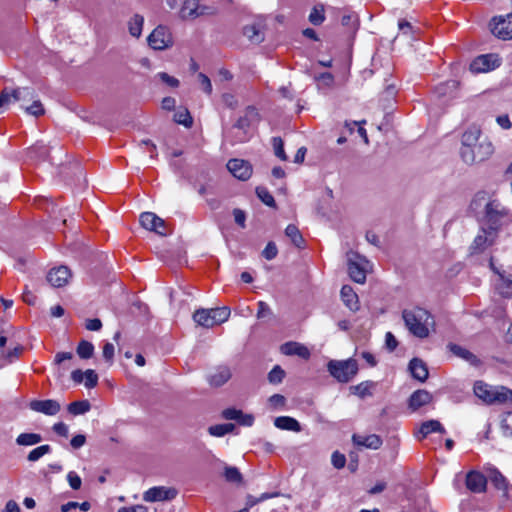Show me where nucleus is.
Returning a JSON list of instances; mask_svg holds the SVG:
<instances>
[{
    "mask_svg": "<svg viewBox=\"0 0 512 512\" xmlns=\"http://www.w3.org/2000/svg\"><path fill=\"white\" fill-rule=\"evenodd\" d=\"M402 318L409 332L420 339L427 338L430 328L434 327V319L430 312L420 307L405 309Z\"/></svg>",
    "mask_w": 512,
    "mask_h": 512,
    "instance_id": "nucleus-1",
    "label": "nucleus"
},
{
    "mask_svg": "<svg viewBox=\"0 0 512 512\" xmlns=\"http://www.w3.org/2000/svg\"><path fill=\"white\" fill-rule=\"evenodd\" d=\"M259 121V113L254 106H248L230 129L234 143L247 142L251 137V128Z\"/></svg>",
    "mask_w": 512,
    "mask_h": 512,
    "instance_id": "nucleus-2",
    "label": "nucleus"
},
{
    "mask_svg": "<svg viewBox=\"0 0 512 512\" xmlns=\"http://www.w3.org/2000/svg\"><path fill=\"white\" fill-rule=\"evenodd\" d=\"M473 390L479 399L488 404L512 403V390L504 386L493 387L483 381H476Z\"/></svg>",
    "mask_w": 512,
    "mask_h": 512,
    "instance_id": "nucleus-3",
    "label": "nucleus"
},
{
    "mask_svg": "<svg viewBox=\"0 0 512 512\" xmlns=\"http://www.w3.org/2000/svg\"><path fill=\"white\" fill-rule=\"evenodd\" d=\"M493 151L492 143L487 138H483L470 148H461L460 155L466 164L473 165L487 160L493 154Z\"/></svg>",
    "mask_w": 512,
    "mask_h": 512,
    "instance_id": "nucleus-4",
    "label": "nucleus"
},
{
    "mask_svg": "<svg viewBox=\"0 0 512 512\" xmlns=\"http://www.w3.org/2000/svg\"><path fill=\"white\" fill-rule=\"evenodd\" d=\"M508 210L498 200H490L485 204L484 226L499 232Z\"/></svg>",
    "mask_w": 512,
    "mask_h": 512,
    "instance_id": "nucleus-5",
    "label": "nucleus"
},
{
    "mask_svg": "<svg viewBox=\"0 0 512 512\" xmlns=\"http://www.w3.org/2000/svg\"><path fill=\"white\" fill-rule=\"evenodd\" d=\"M327 367L330 374L342 383L349 382L358 372V364L354 359L331 360Z\"/></svg>",
    "mask_w": 512,
    "mask_h": 512,
    "instance_id": "nucleus-6",
    "label": "nucleus"
},
{
    "mask_svg": "<svg viewBox=\"0 0 512 512\" xmlns=\"http://www.w3.org/2000/svg\"><path fill=\"white\" fill-rule=\"evenodd\" d=\"M348 272L351 279L357 283L363 284L366 281V273L369 262L355 252L348 253Z\"/></svg>",
    "mask_w": 512,
    "mask_h": 512,
    "instance_id": "nucleus-7",
    "label": "nucleus"
},
{
    "mask_svg": "<svg viewBox=\"0 0 512 512\" xmlns=\"http://www.w3.org/2000/svg\"><path fill=\"white\" fill-rule=\"evenodd\" d=\"M147 42L152 49L162 51L173 45V36L168 27L158 25L147 37Z\"/></svg>",
    "mask_w": 512,
    "mask_h": 512,
    "instance_id": "nucleus-8",
    "label": "nucleus"
},
{
    "mask_svg": "<svg viewBox=\"0 0 512 512\" xmlns=\"http://www.w3.org/2000/svg\"><path fill=\"white\" fill-rule=\"evenodd\" d=\"M501 59L496 54H483L476 57L470 64L473 73H485L499 67Z\"/></svg>",
    "mask_w": 512,
    "mask_h": 512,
    "instance_id": "nucleus-9",
    "label": "nucleus"
},
{
    "mask_svg": "<svg viewBox=\"0 0 512 512\" xmlns=\"http://www.w3.org/2000/svg\"><path fill=\"white\" fill-rule=\"evenodd\" d=\"M497 238L498 232L483 226L479 234L475 237L470 248L473 253L483 252L487 248L494 245L496 243Z\"/></svg>",
    "mask_w": 512,
    "mask_h": 512,
    "instance_id": "nucleus-10",
    "label": "nucleus"
},
{
    "mask_svg": "<svg viewBox=\"0 0 512 512\" xmlns=\"http://www.w3.org/2000/svg\"><path fill=\"white\" fill-rule=\"evenodd\" d=\"M140 223L143 228L153 231L161 236L167 235L165 222L153 212H143L140 215Z\"/></svg>",
    "mask_w": 512,
    "mask_h": 512,
    "instance_id": "nucleus-11",
    "label": "nucleus"
},
{
    "mask_svg": "<svg viewBox=\"0 0 512 512\" xmlns=\"http://www.w3.org/2000/svg\"><path fill=\"white\" fill-rule=\"evenodd\" d=\"M491 31L498 38L512 39V13L505 17L493 18Z\"/></svg>",
    "mask_w": 512,
    "mask_h": 512,
    "instance_id": "nucleus-12",
    "label": "nucleus"
},
{
    "mask_svg": "<svg viewBox=\"0 0 512 512\" xmlns=\"http://www.w3.org/2000/svg\"><path fill=\"white\" fill-rule=\"evenodd\" d=\"M176 495H177V491L174 488L155 486V487L148 489L144 493L143 499L146 502H157V501L172 500L176 497Z\"/></svg>",
    "mask_w": 512,
    "mask_h": 512,
    "instance_id": "nucleus-13",
    "label": "nucleus"
},
{
    "mask_svg": "<svg viewBox=\"0 0 512 512\" xmlns=\"http://www.w3.org/2000/svg\"><path fill=\"white\" fill-rule=\"evenodd\" d=\"M227 169L239 180H247L252 175V167L243 159H231L227 163Z\"/></svg>",
    "mask_w": 512,
    "mask_h": 512,
    "instance_id": "nucleus-14",
    "label": "nucleus"
},
{
    "mask_svg": "<svg viewBox=\"0 0 512 512\" xmlns=\"http://www.w3.org/2000/svg\"><path fill=\"white\" fill-rule=\"evenodd\" d=\"M208 10V7L199 5V0H185L180 10V16L182 19H195L209 14Z\"/></svg>",
    "mask_w": 512,
    "mask_h": 512,
    "instance_id": "nucleus-15",
    "label": "nucleus"
},
{
    "mask_svg": "<svg viewBox=\"0 0 512 512\" xmlns=\"http://www.w3.org/2000/svg\"><path fill=\"white\" fill-rule=\"evenodd\" d=\"M29 407L35 412L49 416L56 415L61 409L59 402L53 399L33 400L30 402Z\"/></svg>",
    "mask_w": 512,
    "mask_h": 512,
    "instance_id": "nucleus-16",
    "label": "nucleus"
},
{
    "mask_svg": "<svg viewBox=\"0 0 512 512\" xmlns=\"http://www.w3.org/2000/svg\"><path fill=\"white\" fill-rule=\"evenodd\" d=\"M71 273L68 267L59 266L49 271L47 275V281L53 287H63L68 283Z\"/></svg>",
    "mask_w": 512,
    "mask_h": 512,
    "instance_id": "nucleus-17",
    "label": "nucleus"
},
{
    "mask_svg": "<svg viewBox=\"0 0 512 512\" xmlns=\"http://www.w3.org/2000/svg\"><path fill=\"white\" fill-rule=\"evenodd\" d=\"M487 480L485 476L478 471H470L466 475V487L473 493H482L486 489Z\"/></svg>",
    "mask_w": 512,
    "mask_h": 512,
    "instance_id": "nucleus-18",
    "label": "nucleus"
},
{
    "mask_svg": "<svg viewBox=\"0 0 512 512\" xmlns=\"http://www.w3.org/2000/svg\"><path fill=\"white\" fill-rule=\"evenodd\" d=\"M353 443L357 446H362L369 449H378L382 445V439L376 435H358L354 434L352 437Z\"/></svg>",
    "mask_w": 512,
    "mask_h": 512,
    "instance_id": "nucleus-19",
    "label": "nucleus"
},
{
    "mask_svg": "<svg viewBox=\"0 0 512 512\" xmlns=\"http://www.w3.org/2000/svg\"><path fill=\"white\" fill-rule=\"evenodd\" d=\"M447 347L451 353H453L455 356L467 361L472 366L477 367L481 364V361L479 360V358L476 355H474L472 352L467 350L466 348H464L460 345L454 344V343L448 344Z\"/></svg>",
    "mask_w": 512,
    "mask_h": 512,
    "instance_id": "nucleus-20",
    "label": "nucleus"
},
{
    "mask_svg": "<svg viewBox=\"0 0 512 512\" xmlns=\"http://www.w3.org/2000/svg\"><path fill=\"white\" fill-rule=\"evenodd\" d=\"M231 378V371L227 366H219L212 372L207 380L211 386L220 387Z\"/></svg>",
    "mask_w": 512,
    "mask_h": 512,
    "instance_id": "nucleus-21",
    "label": "nucleus"
},
{
    "mask_svg": "<svg viewBox=\"0 0 512 512\" xmlns=\"http://www.w3.org/2000/svg\"><path fill=\"white\" fill-rule=\"evenodd\" d=\"M281 352L284 355H297L303 359H307L310 357V351L308 348L297 342H287L281 345Z\"/></svg>",
    "mask_w": 512,
    "mask_h": 512,
    "instance_id": "nucleus-22",
    "label": "nucleus"
},
{
    "mask_svg": "<svg viewBox=\"0 0 512 512\" xmlns=\"http://www.w3.org/2000/svg\"><path fill=\"white\" fill-rule=\"evenodd\" d=\"M243 34L254 44H259L264 40L263 25L253 23L243 28Z\"/></svg>",
    "mask_w": 512,
    "mask_h": 512,
    "instance_id": "nucleus-23",
    "label": "nucleus"
},
{
    "mask_svg": "<svg viewBox=\"0 0 512 512\" xmlns=\"http://www.w3.org/2000/svg\"><path fill=\"white\" fill-rule=\"evenodd\" d=\"M274 425L276 428L281 430L301 432L302 427L300 423L293 417L290 416H279L274 419Z\"/></svg>",
    "mask_w": 512,
    "mask_h": 512,
    "instance_id": "nucleus-24",
    "label": "nucleus"
},
{
    "mask_svg": "<svg viewBox=\"0 0 512 512\" xmlns=\"http://www.w3.org/2000/svg\"><path fill=\"white\" fill-rule=\"evenodd\" d=\"M432 400V395L426 390H417L409 398V407L415 411L427 405Z\"/></svg>",
    "mask_w": 512,
    "mask_h": 512,
    "instance_id": "nucleus-25",
    "label": "nucleus"
},
{
    "mask_svg": "<svg viewBox=\"0 0 512 512\" xmlns=\"http://www.w3.org/2000/svg\"><path fill=\"white\" fill-rule=\"evenodd\" d=\"M340 294L342 301L350 310L357 311L359 309L358 296L351 286L344 285L341 288Z\"/></svg>",
    "mask_w": 512,
    "mask_h": 512,
    "instance_id": "nucleus-26",
    "label": "nucleus"
},
{
    "mask_svg": "<svg viewBox=\"0 0 512 512\" xmlns=\"http://www.w3.org/2000/svg\"><path fill=\"white\" fill-rule=\"evenodd\" d=\"M409 370L412 376L421 382L428 378L427 366L421 359L413 358L409 363Z\"/></svg>",
    "mask_w": 512,
    "mask_h": 512,
    "instance_id": "nucleus-27",
    "label": "nucleus"
},
{
    "mask_svg": "<svg viewBox=\"0 0 512 512\" xmlns=\"http://www.w3.org/2000/svg\"><path fill=\"white\" fill-rule=\"evenodd\" d=\"M193 319L198 325L206 328L216 325L212 309H198L193 314Z\"/></svg>",
    "mask_w": 512,
    "mask_h": 512,
    "instance_id": "nucleus-28",
    "label": "nucleus"
},
{
    "mask_svg": "<svg viewBox=\"0 0 512 512\" xmlns=\"http://www.w3.org/2000/svg\"><path fill=\"white\" fill-rule=\"evenodd\" d=\"M481 131L477 127H471L462 135L461 148H470L481 141Z\"/></svg>",
    "mask_w": 512,
    "mask_h": 512,
    "instance_id": "nucleus-29",
    "label": "nucleus"
},
{
    "mask_svg": "<svg viewBox=\"0 0 512 512\" xmlns=\"http://www.w3.org/2000/svg\"><path fill=\"white\" fill-rule=\"evenodd\" d=\"M27 155L32 160H47L49 148L43 142H37L28 148Z\"/></svg>",
    "mask_w": 512,
    "mask_h": 512,
    "instance_id": "nucleus-30",
    "label": "nucleus"
},
{
    "mask_svg": "<svg viewBox=\"0 0 512 512\" xmlns=\"http://www.w3.org/2000/svg\"><path fill=\"white\" fill-rule=\"evenodd\" d=\"M35 90L31 87H18L14 89V101L21 105H28L35 98Z\"/></svg>",
    "mask_w": 512,
    "mask_h": 512,
    "instance_id": "nucleus-31",
    "label": "nucleus"
},
{
    "mask_svg": "<svg viewBox=\"0 0 512 512\" xmlns=\"http://www.w3.org/2000/svg\"><path fill=\"white\" fill-rule=\"evenodd\" d=\"M493 270L499 275L500 283L497 285V289L499 293L506 298L512 297V278L510 276H505L504 273L492 267Z\"/></svg>",
    "mask_w": 512,
    "mask_h": 512,
    "instance_id": "nucleus-32",
    "label": "nucleus"
},
{
    "mask_svg": "<svg viewBox=\"0 0 512 512\" xmlns=\"http://www.w3.org/2000/svg\"><path fill=\"white\" fill-rule=\"evenodd\" d=\"M144 17L140 14H134L128 21V31L132 37L139 38L142 34Z\"/></svg>",
    "mask_w": 512,
    "mask_h": 512,
    "instance_id": "nucleus-33",
    "label": "nucleus"
},
{
    "mask_svg": "<svg viewBox=\"0 0 512 512\" xmlns=\"http://www.w3.org/2000/svg\"><path fill=\"white\" fill-rule=\"evenodd\" d=\"M432 432H439L444 434L446 431L442 424L437 420H429L424 422L419 430V434H421L422 438H425L427 435H429Z\"/></svg>",
    "mask_w": 512,
    "mask_h": 512,
    "instance_id": "nucleus-34",
    "label": "nucleus"
},
{
    "mask_svg": "<svg viewBox=\"0 0 512 512\" xmlns=\"http://www.w3.org/2000/svg\"><path fill=\"white\" fill-rule=\"evenodd\" d=\"M42 441V436L38 433H21L16 438V444L19 446H33Z\"/></svg>",
    "mask_w": 512,
    "mask_h": 512,
    "instance_id": "nucleus-35",
    "label": "nucleus"
},
{
    "mask_svg": "<svg viewBox=\"0 0 512 512\" xmlns=\"http://www.w3.org/2000/svg\"><path fill=\"white\" fill-rule=\"evenodd\" d=\"M491 481L493 482L497 489L502 490L504 492V495L506 497H510V490H512V488L509 487V484L506 481L505 477L499 471L494 470L491 473Z\"/></svg>",
    "mask_w": 512,
    "mask_h": 512,
    "instance_id": "nucleus-36",
    "label": "nucleus"
},
{
    "mask_svg": "<svg viewBox=\"0 0 512 512\" xmlns=\"http://www.w3.org/2000/svg\"><path fill=\"white\" fill-rule=\"evenodd\" d=\"M30 105H20V107L29 115L34 117H40L45 114V109L41 101L37 98L35 94L34 100L31 101Z\"/></svg>",
    "mask_w": 512,
    "mask_h": 512,
    "instance_id": "nucleus-37",
    "label": "nucleus"
},
{
    "mask_svg": "<svg viewBox=\"0 0 512 512\" xmlns=\"http://www.w3.org/2000/svg\"><path fill=\"white\" fill-rule=\"evenodd\" d=\"M285 235L291 240V242L298 248H302L304 239L297 226L289 224L285 229Z\"/></svg>",
    "mask_w": 512,
    "mask_h": 512,
    "instance_id": "nucleus-38",
    "label": "nucleus"
},
{
    "mask_svg": "<svg viewBox=\"0 0 512 512\" xmlns=\"http://www.w3.org/2000/svg\"><path fill=\"white\" fill-rule=\"evenodd\" d=\"M23 347L21 345H17L12 349L5 350L4 353L0 355V367H3L6 363H11L14 359L18 358L22 353Z\"/></svg>",
    "mask_w": 512,
    "mask_h": 512,
    "instance_id": "nucleus-39",
    "label": "nucleus"
},
{
    "mask_svg": "<svg viewBox=\"0 0 512 512\" xmlns=\"http://www.w3.org/2000/svg\"><path fill=\"white\" fill-rule=\"evenodd\" d=\"M91 408L89 401H75L68 405V412L72 415H83L88 412Z\"/></svg>",
    "mask_w": 512,
    "mask_h": 512,
    "instance_id": "nucleus-40",
    "label": "nucleus"
},
{
    "mask_svg": "<svg viewBox=\"0 0 512 512\" xmlns=\"http://www.w3.org/2000/svg\"><path fill=\"white\" fill-rule=\"evenodd\" d=\"M174 120L188 128L193 124V119L187 108H179L174 114Z\"/></svg>",
    "mask_w": 512,
    "mask_h": 512,
    "instance_id": "nucleus-41",
    "label": "nucleus"
},
{
    "mask_svg": "<svg viewBox=\"0 0 512 512\" xmlns=\"http://www.w3.org/2000/svg\"><path fill=\"white\" fill-rule=\"evenodd\" d=\"M51 450L52 448L48 444L38 446L28 453L27 460L29 462H36L44 455L49 454Z\"/></svg>",
    "mask_w": 512,
    "mask_h": 512,
    "instance_id": "nucleus-42",
    "label": "nucleus"
},
{
    "mask_svg": "<svg viewBox=\"0 0 512 512\" xmlns=\"http://www.w3.org/2000/svg\"><path fill=\"white\" fill-rule=\"evenodd\" d=\"M94 353V346L91 342L82 340L77 346V354L82 359H89Z\"/></svg>",
    "mask_w": 512,
    "mask_h": 512,
    "instance_id": "nucleus-43",
    "label": "nucleus"
},
{
    "mask_svg": "<svg viewBox=\"0 0 512 512\" xmlns=\"http://www.w3.org/2000/svg\"><path fill=\"white\" fill-rule=\"evenodd\" d=\"M373 382L365 381L361 382L358 385L352 386L354 394L358 395L360 398H365L368 395H371V388L373 387Z\"/></svg>",
    "mask_w": 512,
    "mask_h": 512,
    "instance_id": "nucleus-44",
    "label": "nucleus"
},
{
    "mask_svg": "<svg viewBox=\"0 0 512 512\" xmlns=\"http://www.w3.org/2000/svg\"><path fill=\"white\" fill-rule=\"evenodd\" d=\"M256 194L258 198L267 206L275 207V200L271 193L265 187H257Z\"/></svg>",
    "mask_w": 512,
    "mask_h": 512,
    "instance_id": "nucleus-45",
    "label": "nucleus"
},
{
    "mask_svg": "<svg viewBox=\"0 0 512 512\" xmlns=\"http://www.w3.org/2000/svg\"><path fill=\"white\" fill-rule=\"evenodd\" d=\"M325 20L324 8L322 5L315 6L309 15V21L313 25H320Z\"/></svg>",
    "mask_w": 512,
    "mask_h": 512,
    "instance_id": "nucleus-46",
    "label": "nucleus"
},
{
    "mask_svg": "<svg viewBox=\"0 0 512 512\" xmlns=\"http://www.w3.org/2000/svg\"><path fill=\"white\" fill-rule=\"evenodd\" d=\"M284 377L285 371L279 365L274 366L273 369L268 373V381L271 384L281 383Z\"/></svg>",
    "mask_w": 512,
    "mask_h": 512,
    "instance_id": "nucleus-47",
    "label": "nucleus"
},
{
    "mask_svg": "<svg viewBox=\"0 0 512 512\" xmlns=\"http://www.w3.org/2000/svg\"><path fill=\"white\" fill-rule=\"evenodd\" d=\"M272 146L274 149L275 155L282 161L287 160V155L284 151V143L280 137L272 138Z\"/></svg>",
    "mask_w": 512,
    "mask_h": 512,
    "instance_id": "nucleus-48",
    "label": "nucleus"
},
{
    "mask_svg": "<svg viewBox=\"0 0 512 512\" xmlns=\"http://www.w3.org/2000/svg\"><path fill=\"white\" fill-rule=\"evenodd\" d=\"M213 316H215V323L221 324L228 320L230 316V309L226 306L220 308H213Z\"/></svg>",
    "mask_w": 512,
    "mask_h": 512,
    "instance_id": "nucleus-49",
    "label": "nucleus"
},
{
    "mask_svg": "<svg viewBox=\"0 0 512 512\" xmlns=\"http://www.w3.org/2000/svg\"><path fill=\"white\" fill-rule=\"evenodd\" d=\"M225 478L227 481L233 483H240L242 481V475L236 467H226Z\"/></svg>",
    "mask_w": 512,
    "mask_h": 512,
    "instance_id": "nucleus-50",
    "label": "nucleus"
},
{
    "mask_svg": "<svg viewBox=\"0 0 512 512\" xmlns=\"http://www.w3.org/2000/svg\"><path fill=\"white\" fill-rule=\"evenodd\" d=\"M268 402L273 409L281 410L286 404V399L281 394H273L269 397Z\"/></svg>",
    "mask_w": 512,
    "mask_h": 512,
    "instance_id": "nucleus-51",
    "label": "nucleus"
},
{
    "mask_svg": "<svg viewBox=\"0 0 512 512\" xmlns=\"http://www.w3.org/2000/svg\"><path fill=\"white\" fill-rule=\"evenodd\" d=\"M458 85H459L458 81L449 80V81L439 85L437 87L436 91L440 96H444V95H446L448 90H456L458 88Z\"/></svg>",
    "mask_w": 512,
    "mask_h": 512,
    "instance_id": "nucleus-52",
    "label": "nucleus"
},
{
    "mask_svg": "<svg viewBox=\"0 0 512 512\" xmlns=\"http://www.w3.org/2000/svg\"><path fill=\"white\" fill-rule=\"evenodd\" d=\"M84 379H85V386L87 388H93L98 383V375L92 369H88L85 371Z\"/></svg>",
    "mask_w": 512,
    "mask_h": 512,
    "instance_id": "nucleus-53",
    "label": "nucleus"
},
{
    "mask_svg": "<svg viewBox=\"0 0 512 512\" xmlns=\"http://www.w3.org/2000/svg\"><path fill=\"white\" fill-rule=\"evenodd\" d=\"M67 480H68V483H69L70 487L73 490L80 489L81 484H82V480H81V478L79 477V475L76 472L70 471L67 474Z\"/></svg>",
    "mask_w": 512,
    "mask_h": 512,
    "instance_id": "nucleus-54",
    "label": "nucleus"
},
{
    "mask_svg": "<svg viewBox=\"0 0 512 512\" xmlns=\"http://www.w3.org/2000/svg\"><path fill=\"white\" fill-rule=\"evenodd\" d=\"M163 83L170 87H178L179 80L173 76H170L166 72H160L156 75Z\"/></svg>",
    "mask_w": 512,
    "mask_h": 512,
    "instance_id": "nucleus-55",
    "label": "nucleus"
},
{
    "mask_svg": "<svg viewBox=\"0 0 512 512\" xmlns=\"http://www.w3.org/2000/svg\"><path fill=\"white\" fill-rule=\"evenodd\" d=\"M331 462L336 469H341L346 464V457L344 454L335 451L331 456Z\"/></svg>",
    "mask_w": 512,
    "mask_h": 512,
    "instance_id": "nucleus-56",
    "label": "nucleus"
},
{
    "mask_svg": "<svg viewBox=\"0 0 512 512\" xmlns=\"http://www.w3.org/2000/svg\"><path fill=\"white\" fill-rule=\"evenodd\" d=\"M277 253H278V249H277L275 243L274 242H269L266 245L265 249L263 250L262 255L267 260H272V259H274L277 256Z\"/></svg>",
    "mask_w": 512,
    "mask_h": 512,
    "instance_id": "nucleus-57",
    "label": "nucleus"
},
{
    "mask_svg": "<svg viewBox=\"0 0 512 512\" xmlns=\"http://www.w3.org/2000/svg\"><path fill=\"white\" fill-rule=\"evenodd\" d=\"M198 80L201 84V87L203 89V91L207 94H211L212 92V84H211V81L210 79L208 78L207 75H205L204 73H199L198 74Z\"/></svg>",
    "mask_w": 512,
    "mask_h": 512,
    "instance_id": "nucleus-58",
    "label": "nucleus"
},
{
    "mask_svg": "<svg viewBox=\"0 0 512 512\" xmlns=\"http://www.w3.org/2000/svg\"><path fill=\"white\" fill-rule=\"evenodd\" d=\"M222 101L224 105L230 109H235L238 105L237 98L231 93H224L222 95Z\"/></svg>",
    "mask_w": 512,
    "mask_h": 512,
    "instance_id": "nucleus-59",
    "label": "nucleus"
},
{
    "mask_svg": "<svg viewBox=\"0 0 512 512\" xmlns=\"http://www.w3.org/2000/svg\"><path fill=\"white\" fill-rule=\"evenodd\" d=\"M241 412H242L241 410H237L235 408H227V409L223 410L222 416L226 420L238 421V419L241 416Z\"/></svg>",
    "mask_w": 512,
    "mask_h": 512,
    "instance_id": "nucleus-60",
    "label": "nucleus"
},
{
    "mask_svg": "<svg viewBox=\"0 0 512 512\" xmlns=\"http://www.w3.org/2000/svg\"><path fill=\"white\" fill-rule=\"evenodd\" d=\"M271 315V309L267 303L264 301L258 302V312H257V318H265L266 316Z\"/></svg>",
    "mask_w": 512,
    "mask_h": 512,
    "instance_id": "nucleus-61",
    "label": "nucleus"
},
{
    "mask_svg": "<svg viewBox=\"0 0 512 512\" xmlns=\"http://www.w3.org/2000/svg\"><path fill=\"white\" fill-rule=\"evenodd\" d=\"M208 432L211 436H214V437H222L227 434L224 429L223 424H217V425L210 426L208 428Z\"/></svg>",
    "mask_w": 512,
    "mask_h": 512,
    "instance_id": "nucleus-62",
    "label": "nucleus"
},
{
    "mask_svg": "<svg viewBox=\"0 0 512 512\" xmlns=\"http://www.w3.org/2000/svg\"><path fill=\"white\" fill-rule=\"evenodd\" d=\"M385 345L389 351H394L398 345V341L391 332H387L385 335Z\"/></svg>",
    "mask_w": 512,
    "mask_h": 512,
    "instance_id": "nucleus-63",
    "label": "nucleus"
},
{
    "mask_svg": "<svg viewBox=\"0 0 512 512\" xmlns=\"http://www.w3.org/2000/svg\"><path fill=\"white\" fill-rule=\"evenodd\" d=\"M114 351H115V348L112 343H109V342L105 343V345L103 347V357L105 358L106 361L112 362L113 357H114Z\"/></svg>",
    "mask_w": 512,
    "mask_h": 512,
    "instance_id": "nucleus-64",
    "label": "nucleus"
}]
</instances>
